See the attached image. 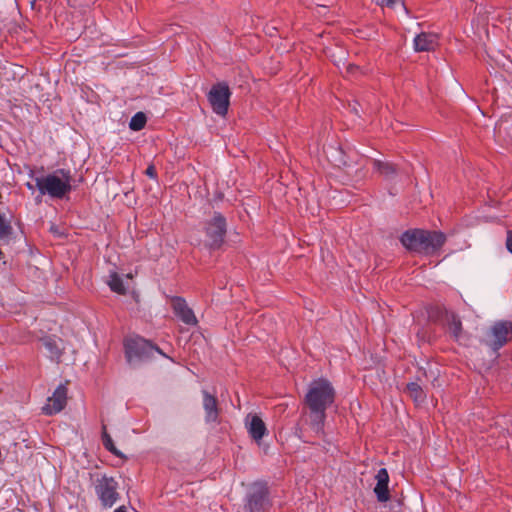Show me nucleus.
<instances>
[{"mask_svg":"<svg viewBox=\"0 0 512 512\" xmlns=\"http://www.w3.org/2000/svg\"><path fill=\"white\" fill-rule=\"evenodd\" d=\"M335 389L325 378L313 380L308 387L304 402L310 411V429L316 435L324 433L326 410L335 401Z\"/></svg>","mask_w":512,"mask_h":512,"instance_id":"1","label":"nucleus"},{"mask_svg":"<svg viewBox=\"0 0 512 512\" xmlns=\"http://www.w3.org/2000/svg\"><path fill=\"white\" fill-rule=\"evenodd\" d=\"M400 241L411 252L432 256L441 250L447 236L442 231L410 229L402 234Z\"/></svg>","mask_w":512,"mask_h":512,"instance_id":"2","label":"nucleus"},{"mask_svg":"<svg viewBox=\"0 0 512 512\" xmlns=\"http://www.w3.org/2000/svg\"><path fill=\"white\" fill-rule=\"evenodd\" d=\"M34 180L40 194L51 198L63 199L72 190V176L67 169L60 168L46 176L35 177Z\"/></svg>","mask_w":512,"mask_h":512,"instance_id":"3","label":"nucleus"},{"mask_svg":"<svg viewBox=\"0 0 512 512\" xmlns=\"http://www.w3.org/2000/svg\"><path fill=\"white\" fill-rule=\"evenodd\" d=\"M124 349L126 360L130 365L147 361L152 358L155 353L166 357L158 346L139 336L126 338L124 340Z\"/></svg>","mask_w":512,"mask_h":512,"instance_id":"4","label":"nucleus"},{"mask_svg":"<svg viewBox=\"0 0 512 512\" xmlns=\"http://www.w3.org/2000/svg\"><path fill=\"white\" fill-rule=\"evenodd\" d=\"M226 226V219L219 212H215L212 219L205 223L204 230L207 238L205 245L209 249L215 250L222 246L227 232Z\"/></svg>","mask_w":512,"mask_h":512,"instance_id":"5","label":"nucleus"},{"mask_svg":"<svg viewBox=\"0 0 512 512\" xmlns=\"http://www.w3.org/2000/svg\"><path fill=\"white\" fill-rule=\"evenodd\" d=\"M512 340V321L499 320L496 321L487 333L486 344L497 352L504 345Z\"/></svg>","mask_w":512,"mask_h":512,"instance_id":"6","label":"nucleus"},{"mask_svg":"<svg viewBox=\"0 0 512 512\" xmlns=\"http://www.w3.org/2000/svg\"><path fill=\"white\" fill-rule=\"evenodd\" d=\"M270 507L269 492L265 485L254 484L246 495L244 512H266Z\"/></svg>","mask_w":512,"mask_h":512,"instance_id":"7","label":"nucleus"},{"mask_svg":"<svg viewBox=\"0 0 512 512\" xmlns=\"http://www.w3.org/2000/svg\"><path fill=\"white\" fill-rule=\"evenodd\" d=\"M118 482L113 477L104 475L97 480L95 492L104 508L112 507L119 499Z\"/></svg>","mask_w":512,"mask_h":512,"instance_id":"8","label":"nucleus"},{"mask_svg":"<svg viewBox=\"0 0 512 512\" xmlns=\"http://www.w3.org/2000/svg\"><path fill=\"white\" fill-rule=\"evenodd\" d=\"M67 392L66 385L60 384L52 396L48 397L46 404L42 407V413L50 416L62 411L67 403Z\"/></svg>","mask_w":512,"mask_h":512,"instance_id":"9","label":"nucleus"},{"mask_svg":"<svg viewBox=\"0 0 512 512\" xmlns=\"http://www.w3.org/2000/svg\"><path fill=\"white\" fill-rule=\"evenodd\" d=\"M202 396L205 421L207 423H218L220 408L217 397L214 394L209 393L207 390H202Z\"/></svg>","mask_w":512,"mask_h":512,"instance_id":"10","label":"nucleus"},{"mask_svg":"<svg viewBox=\"0 0 512 512\" xmlns=\"http://www.w3.org/2000/svg\"><path fill=\"white\" fill-rule=\"evenodd\" d=\"M172 308L174 311V314L185 324L187 325H196L197 319L194 315V312L191 308L188 307L187 302L182 297H173L172 301Z\"/></svg>","mask_w":512,"mask_h":512,"instance_id":"11","label":"nucleus"},{"mask_svg":"<svg viewBox=\"0 0 512 512\" xmlns=\"http://www.w3.org/2000/svg\"><path fill=\"white\" fill-rule=\"evenodd\" d=\"M40 342L47 350L48 357L53 361L59 362L64 351L62 339L55 335H45L40 338Z\"/></svg>","mask_w":512,"mask_h":512,"instance_id":"12","label":"nucleus"},{"mask_svg":"<svg viewBox=\"0 0 512 512\" xmlns=\"http://www.w3.org/2000/svg\"><path fill=\"white\" fill-rule=\"evenodd\" d=\"M372 165L373 171L388 181L394 180L402 172L397 164L390 161L373 159Z\"/></svg>","mask_w":512,"mask_h":512,"instance_id":"13","label":"nucleus"},{"mask_svg":"<svg viewBox=\"0 0 512 512\" xmlns=\"http://www.w3.org/2000/svg\"><path fill=\"white\" fill-rule=\"evenodd\" d=\"M246 427L253 440L259 442L267 433L264 421L257 414H249L246 418Z\"/></svg>","mask_w":512,"mask_h":512,"instance_id":"14","label":"nucleus"},{"mask_svg":"<svg viewBox=\"0 0 512 512\" xmlns=\"http://www.w3.org/2000/svg\"><path fill=\"white\" fill-rule=\"evenodd\" d=\"M438 46V36L434 33L422 32L414 38L416 52H429Z\"/></svg>","mask_w":512,"mask_h":512,"instance_id":"15","label":"nucleus"},{"mask_svg":"<svg viewBox=\"0 0 512 512\" xmlns=\"http://www.w3.org/2000/svg\"><path fill=\"white\" fill-rule=\"evenodd\" d=\"M376 486L374 488V492L376 494L377 500L379 502H387L390 498L388 483H389V474L387 469L381 468L378 470L376 474Z\"/></svg>","mask_w":512,"mask_h":512,"instance_id":"16","label":"nucleus"},{"mask_svg":"<svg viewBox=\"0 0 512 512\" xmlns=\"http://www.w3.org/2000/svg\"><path fill=\"white\" fill-rule=\"evenodd\" d=\"M229 100L230 98H208L212 110L220 116L226 115L230 105Z\"/></svg>","mask_w":512,"mask_h":512,"instance_id":"17","label":"nucleus"},{"mask_svg":"<svg viewBox=\"0 0 512 512\" xmlns=\"http://www.w3.org/2000/svg\"><path fill=\"white\" fill-rule=\"evenodd\" d=\"M406 391L416 403H423L426 399V393L416 382L408 383L406 385Z\"/></svg>","mask_w":512,"mask_h":512,"instance_id":"18","label":"nucleus"},{"mask_svg":"<svg viewBox=\"0 0 512 512\" xmlns=\"http://www.w3.org/2000/svg\"><path fill=\"white\" fill-rule=\"evenodd\" d=\"M448 329L453 338L458 340L462 333V323L457 315L451 314L448 320Z\"/></svg>","mask_w":512,"mask_h":512,"instance_id":"19","label":"nucleus"},{"mask_svg":"<svg viewBox=\"0 0 512 512\" xmlns=\"http://www.w3.org/2000/svg\"><path fill=\"white\" fill-rule=\"evenodd\" d=\"M108 285L113 292H116L118 294L126 293V288L123 284V280L116 272L110 274Z\"/></svg>","mask_w":512,"mask_h":512,"instance_id":"20","label":"nucleus"},{"mask_svg":"<svg viewBox=\"0 0 512 512\" xmlns=\"http://www.w3.org/2000/svg\"><path fill=\"white\" fill-rule=\"evenodd\" d=\"M102 442L104 447L117 457H124V455L115 447L111 436L107 433L106 426H102Z\"/></svg>","mask_w":512,"mask_h":512,"instance_id":"21","label":"nucleus"},{"mask_svg":"<svg viewBox=\"0 0 512 512\" xmlns=\"http://www.w3.org/2000/svg\"><path fill=\"white\" fill-rule=\"evenodd\" d=\"M147 123V116L144 112H137L129 122V128L132 131L142 130Z\"/></svg>","mask_w":512,"mask_h":512,"instance_id":"22","label":"nucleus"},{"mask_svg":"<svg viewBox=\"0 0 512 512\" xmlns=\"http://www.w3.org/2000/svg\"><path fill=\"white\" fill-rule=\"evenodd\" d=\"M13 234L10 221L0 212V240L9 239Z\"/></svg>","mask_w":512,"mask_h":512,"instance_id":"23","label":"nucleus"},{"mask_svg":"<svg viewBox=\"0 0 512 512\" xmlns=\"http://www.w3.org/2000/svg\"><path fill=\"white\" fill-rule=\"evenodd\" d=\"M230 88L226 82H218L213 85L207 96H230Z\"/></svg>","mask_w":512,"mask_h":512,"instance_id":"24","label":"nucleus"},{"mask_svg":"<svg viewBox=\"0 0 512 512\" xmlns=\"http://www.w3.org/2000/svg\"><path fill=\"white\" fill-rule=\"evenodd\" d=\"M345 72L347 76H358L363 74L362 69L358 65L351 63L345 66Z\"/></svg>","mask_w":512,"mask_h":512,"instance_id":"25","label":"nucleus"},{"mask_svg":"<svg viewBox=\"0 0 512 512\" xmlns=\"http://www.w3.org/2000/svg\"><path fill=\"white\" fill-rule=\"evenodd\" d=\"M376 3L381 7L395 8L396 5L400 4L404 6L403 0H376Z\"/></svg>","mask_w":512,"mask_h":512,"instance_id":"26","label":"nucleus"},{"mask_svg":"<svg viewBox=\"0 0 512 512\" xmlns=\"http://www.w3.org/2000/svg\"><path fill=\"white\" fill-rule=\"evenodd\" d=\"M145 174L150 178H156L157 173L154 165H149L145 171Z\"/></svg>","mask_w":512,"mask_h":512,"instance_id":"27","label":"nucleus"},{"mask_svg":"<svg viewBox=\"0 0 512 512\" xmlns=\"http://www.w3.org/2000/svg\"><path fill=\"white\" fill-rule=\"evenodd\" d=\"M506 247L510 253H512V231L507 232Z\"/></svg>","mask_w":512,"mask_h":512,"instance_id":"28","label":"nucleus"},{"mask_svg":"<svg viewBox=\"0 0 512 512\" xmlns=\"http://www.w3.org/2000/svg\"><path fill=\"white\" fill-rule=\"evenodd\" d=\"M50 231L54 234L60 235L58 228L54 225L51 226Z\"/></svg>","mask_w":512,"mask_h":512,"instance_id":"29","label":"nucleus"},{"mask_svg":"<svg viewBox=\"0 0 512 512\" xmlns=\"http://www.w3.org/2000/svg\"><path fill=\"white\" fill-rule=\"evenodd\" d=\"M114 512H127V510L125 506H120L117 509H115Z\"/></svg>","mask_w":512,"mask_h":512,"instance_id":"30","label":"nucleus"},{"mask_svg":"<svg viewBox=\"0 0 512 512\" xmlns=\"http://www.w3.org/2000/svg\"><path fill=\"white\" fill-rule=\"evenodd\" d=\"M27 187H28L29 189H33V186H32L30 183H27Z\"/></svg>","mask_w":512,"mask_h":512,"instance_id":"31","label":"nucleus"},{"mask_svg":"<svg viewBox=\"0 0 512 512\" xmlns=\"http://www.w3.org/2000/svg\"><path fill=\"white\" fill-rule=\"evenodd\" d=\"M2 257H3V252H2V250L0 249V258H2Z\"/></svg>","mask_w":512,"mask_h":512,"instance_id":"32","label":"nucleus"}]
</instances>
